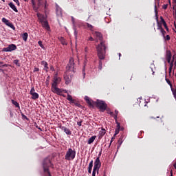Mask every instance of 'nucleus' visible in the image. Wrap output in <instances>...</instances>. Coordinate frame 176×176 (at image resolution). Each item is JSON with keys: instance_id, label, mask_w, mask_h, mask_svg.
<instances>
[{"instance_id": "nucleus-3", "label": "nucleus", "mask_w": 176, "mask_h": 176, "mask_svg": "<svg viewBox=\"0 0 176 176\" xmlns=\"http://www.w3.org/2000/svg\"><path fill=\"white\" fill-rule=\"evenodd\" d=\"M61 82V78L58 77L56 76H54V80L52 84V88L51 90L53 93H55V94H61L63 93V91L57 87L58 84Z\"/></svg>"}, {"instance_id": "nucleus-40", "label": "nucleus", "mask_w": 176, "mask_h": 176, "mask_svg": "<svg viewBox=\"0 0 176 176\" xmlns=\"http://www.w3.org/2000/svg\"><path fill=\"white\" fill-rule=\"evenodd\" d=\"M72 21L74 27H75V18H74V16H72Z\"/></svg>"}, {"instance_id": "nucleus-48", "label": "nucleus", "mask_w": 176, "mask_h": 176, "mask_svg": "<svg viewBox=\"0 0 176 176\" xmlns=\"http://www.w3.org/2000/svg\"><path fill=\"white\" fill-rule=\"evenodd\" d=\"M88 41H94V38L91 36V37H89V38H88Z\"/></svg>"}, {"instance_id": "nucleus-61", "label": "nucleus", "mask_w": 176, "mask_h": 176, "mask_svg": "<svg viewBox=\"0 0 176 176\" xmlns=\"http://www.w3.org/2000/svg\"><path fill=\"white\" fill-rule=\"evenodd\" d=\"M151 71L153 72V75L155 74V72H153V69H151Z\"/></svg>"}, {"instance_id": "nucleus-63", "label": "nucleus", "mask_w": 176, "mask_h": 176, "mask_svg": "<svg viewBox=\"0 0 176 176\" xmlns=\"http://www.w3.org/2000/svg\"><path fill=\"white\" fill-rule=\"evenodd\" d=\"M170 176H173V172H171V175H170Z\"/></svg>"}, {"instance_id": "nucleus-15", "label": "nucleus", "mask_w": 176, "mask_h": 176, "mask_svg": "<svg viewBox=\"0 0 176 176\" xmlns=\"http://www.w3.org/2000/svg\"><path fill=\"white\" fill-rule=\"evenodd\" d=\"M8 5H9L10 8H11V9H12V10H14V12H16V13H17V12H19L17 8H16V6H14L13 4V3L10 2Z\"/></svg>"}, {"instance_id": "nucleus-43", "label": "nucleus", "mask_w": 176, "mask_h": 176, "mask_svg": "<svg viewBox=\"0 0 176 176\" xmlns=\"http://www.w3.org/2000/svg\"><path fill=\"white\" fill-rule=\"evenodd\" d=\"M167 8H168V4H165V5H164L162 6V9H164V10L167 9Z\"/></svg>"}, {"instance_id": "nucleus-37", "label": "nucleus", "mask_w": 176, "mask_h": 176, "mask_svg": "<svg viewBox=\"0 0 176 176\" xmlns=\"http://www.w3.org/2000/svg\"><path fill=\"white\" fill-rule=\"evenodd\" d=\"M34 93H35V87H33L30 90V94H33Z\"/></svg>"}, {"instance_id": "nucleus-38", "label": "nucleus", "mask_w": 176, "mask_h": 176, "mask_svg": "<svg viewBox=\"0 0 176 176\" xmlns=\"http://www.w3.org/2000/svg\"><path fill=\"white\" fill-rule=\"evenodd\" d=\"M2 21L3 23H4L5 24H6V23H8L9 21V20L6 19V18H3L2 19Z\"/></svg>"}, {"instance_id": "nucleus-24", "label": "nucleus", "mask_w": 176, "mask_h": 176, "mask_svg": "<svg viewBox=\"0 0 176 176\" xmlns=\"http://www.w3.org/2000/svg\"><path fill=\"white\" fill-rule=\"evenodd\" d=\"M3 63L2 62H0V72H3V69H2V68H3V67H7L8 65L5 64V65H3Z\"/></svg>"}, {"instance_id": "nucleus-8", "label": "nucleus", "mask_w": 176, "mask_h": 176, "mask_svg": "<svg viewBox=\"0 0 176 176\" xmlns=\"http://www.w3.org/2000/svg\"><path fill=\"white\" fill-rule=\"evenodd\" d=\"M17 49V46L14 44H10L7 47L3 48V52H13L14 50H16Z\"/></svg>"}, {"instance_id": "nucleus-62", "label": "nucleus", "mask_w": 176, "mask_h": 176, "mask_svg": "<svg viewBox=\"0 0 176 176\" xmlns=\"http://www.w3.org/2000/svg\"><path fill=\"white\" fill-rule=\"evenodd\" d=\"M63 91H64L65 93H68V91H67V90H63Z\"/></svg>"}, {"instance_id": "nucleus-55", "label": "nucleus", "mask_w": 176, "mask_h": 176, "mask_svg": "<svg viewBox=\"0 0 176 176\" xmlns=\"http://www.w3.org/2000/svg\"><path fill=\"white\" fill-rule=\"evenodd\" d=\"M34 71H36L37 72H39V68H35Z\"/></svg>"}, {"instance_id": "nucleus-64", "label": "nucleus", "mask_w": 176, "mask_h": 176, "mask_svg": "<svg viewBox=\"0 0 176 176\" xmlns=\"http://www.w3.org/2000/svg\"><path fill=\"white\" fill-rule=\"evenodd\" d=\"M3 2H5V0H1Z\"/></svg>"}, {"instance_id": "nucleus-29", "label": "nucleus", "mask_w": 176, "mask_h": 176, "mask_svg": "<svg viewBox=\"0 0 176 176\" xmlns=\"http://www.w3.org/2000/svg\"><path fill=\"white\" fill-rule=\"evenodd\" d=\"M38 44L40 47H41L42 49H45V46H43V44H42L41 41H38Z\"/></svg>"}, {"instance_id": "nucleus-16", "label": "nucleus", "mask_w": 176, "mask_h": 176, "mask_svg": "<svg viewBox=\"0 0 176 176\" xmlns=\"http://www.w3.org/2000/svg\"><path fill=\"white\" fill-rule=\"evenodd\" d=\"M96 138H97V136L94 135L91 137L87 142V144H89V145H90V144H93V142H94V140H96Z\"/></svg>"}, {"instance_id": "nucleus-27", "label": "nucleus", "mask_w": 176, "mask_h": 176, "mask_svg": "<svg viewBox=\"0 0 176 176\" xmlns=\"http://www.w3.org/2000/svg\"><path fill=\"white\" fill-rule=\"evenodd\" d=\"M8 27H10V28H12V30H16V28H14V25H13L10 22V23H8Z\"/></svg>"}, {"instance_id": "nucleus-49", "label": "nucleus", "mask_w": 176, "mask_h": 176, "mask_svg": "<svg viewBox=\"0 0 176 176\" xmlns=\"http://www.w3.org/2000/svg\"><path fill=\"white\" fill-rule=\"evenodd\" d=\"M75 105L78 107V108H80V104L79 103H75Z\"/></svg>"}, {"instance_id": "nucleus-51", "label": "nucleus", "mask_w": 176, "mask_h": 176, "mask_svg": "<svg viewBox=\"0 0 176 176\" xmlns=\"http://www.w3.org/2000/svg\"><path fill=\"white\" fill-rule=\"evenodd\" d=\"M78 126H82V121L77 122Z\"/></svg>"}, {"instance_id": "nucleus-57", "label": "nucleus", "mask_w": 176, "mask_h": 176, "mask_svg": "<svg viewBox=\"0 0 176 176\" xmlns=\"http://www.w3.org/2000/svg\"><path fill=\"white\" fill-rule=\"evenodd\" d=\"M10 23V22L8 21L6 23V25H8Z\"/></svg>"}, {"instance_id": "nucleus-31", "label": "nucleus", "mask_w": 176, "mask_h": 176, "mask_svg": "<svg viewBox=\"0 0 176 176\" xmlns=\"http://www.w3.org/2000/svg\"><path fill=\"white\" fill-rule=\"evenodd\" d=\"M115 115H114V119L116 120V119H118V113H119V111H118L117 110L115 111Z\"/></svg>"}, {"instance_id": "nucleus-19", "label": "nucleus", "mask_w": 176, "mask_h": 176, "mask_svg": "<svg viewBox=\"0 0 176 176\" xmlns=\"http://www.w3.org/2000/svg\"><path fill=\"white\" fill-rule=\"evenodd\" d=\"M32 100H37V98H39V94L38 93L34 92L31 94Z\"/></svg>"}, {"instance_id": "nucleus-5", "label": "nucleus", "mask_w": 176, "mask_h": 176, "mask_svg": "<svg viewBox=\"0 0 176 176\" xmlns=\"http://www.w3.org/2000/svg\"><path fill=\"white\" fill-rule=\"evenodd\" d=\"M101 167V161H100V158L97 157L94 162V169L92 171V176H96V173L98 174V171H100V168Z\"/></svg>"}, {"instance_id": "nucleus-22", "label": "nucleus", "mask_w": 176, "mask_h": 176, "mask_svg": "<svg viewBox=\"0 0 176 176\" xmlns=\"http://www.w3.org/2000/svg\"><path fill=\"white\" fill-rule=\"evenodd\" d=\"M22 38L25 42H27V39H28V33L25 32L22 35Z\"/></svg>"}, {"instance_id": "nucleus-53", "label": "nucleus", "mask_w": 176, "mask_h": 176, "mask_svg": "<svg viewBox=\"0 0 176 176\" xmlns=\"http://www.w3.org/2000/svg\"><path fill=\"white\" fill-rule=\"evenodd\" d=\"M108 113H109V115H111V116H113V112H112V111H110V112H109Z\"/></svg>"}, {"instance_id": "nucleus-9", "label": "nucleus", "mask_w": 176, "mask_h": 176, "mask_svg": "<svg viewBox=\"0 0 176 176\" xmlns=\"http://www.w3.org/2000/svg\"><path fill=\"white\" fill-rule=\"evenodd\" d=\"M60 129L61 130H63V131H64V133H65V134H67V135H71L72 134V132L71 131L69 130V129L65 127V126H60Z\"/></svg>"}, {"instance_id": "nucleus-13", "label": "nucleus", "mask_w": 176, "mask_h": 176, "mask_svg": "<svg viewBox=\"0 0 176 176\" xmlns=\"http://www.w3.org/2000/svg\"><path fill=\"white\" fill-rule=\"evenodd\" d=\"M37 17L38 20H40L41 23L46 21V18L42 14L37 13Z\"/></svg>"}, {"instance_id": "nucleus-7", "label": "nucleus", "mask_w": 176, "mask_h": 176, "mask_svg": "<svg viewBox=\"0 0 176 176\" xmlns=\"http://www.w3.org/2000/svg\"><path fill=\"white\" fill-rule=\"evenodd\" d=\"M38 1V7H36V4L35 3V0H32V5L34 8V10H38L41 6H43L45 5V8H46V1L37 0Z\"/></svg>"}, {"instance_id": "nucleus-60", "label": "nucleus", "mask_w": 176, "mask_h": 176, "mask_svg": "<svg viewBox=\"0 0 176 176\" xmlns=\"http://www.w3.org/2000/svg\"><path fill=\"white\" fill-rule=\"evenodd\" d=\"M165 29L166 30V31H168V27L165 28Z\"/></svg>"}, {"instance_id": "nucleus-36", "label": "nucleus", "mask_w": 176, "mask_h": 176, "mask_svg": "<svg viewBox=\"0 0 176 176\" xmlns=\"http://www.w3.org/2000/svg\"><path fill=\"white\" fill-rule=\"evenodd\" d=\"M155 16H156V20L157 21V10L156 9V6H155Z\"/></svg>"}, {"instance_id": "nucleus-6", "label": "nucleus", "mask_w": 176, "mask_h": 176, "mask_svg": "<svg viewBox=\"0 0 176 176\" xmlns=\"http://www.w3.org/2000/svg\"><path fill=\"white\" fill-rule=\"evenodd\" d=\"M96 107L99 108L101 112H104V111H105L107 109V107H108V105L107 104V103H105V102L100 100H98L96 102Z\"/></svg>"}, {"instance_id": "nucleus-17", "label": "nucleus", "mask_w": 176, "mask_h": 176, "mask_svg": "<svg viewBox=\"0 0 176 176\" xmlns=\"http://www.w3.org/2000/svg\"><path fill=\"white\" fill-rule=\"evenodd\" d=\"M41 64L44 66V70L46 71V72H47V70L49 69V67H47V62L43 60L41 62Z\"/></svg>"}, {"instance_id": "nucleus-46", "label": "nucleus", "mask_w": 176, "mask_h": 176, "mask_svg": "<svg viewBox=\"0 0 176 176\" xmlns=\"http://www.w3.org/2000/svg\"><path fill=\"white\" fill-rule=\"evenodd\" d=\"M164 27L166 28H167V23H166V21L162 22Z\"/></svg>"}, {"instance_id": "nucleus-10", "label": "nucleus", "mask_w": 176, "mask_h": 176, "mask_svg": "<svg viewBox=\"0 0 176 176\" xmlns=\"http://www.w3.org/2000/svg\"><path fill=\"white\" fill-rule=\"evenodd\" d=\"M176 66V54L173 55V60H171L170 63V69H171V68H173V67Z\"/></svg>"}, {"instance_id": "nucleus-32", "label": "nucleus", "mask_w": 176, "mask_h": 176, "mask_svg": "<svg viewBox=\"0 0 176 176\" xmlns=\"http://www.w3.org/2000/svg\"><path fill=\"white\" fill-rule=\"evenodd\" d=\"M166 81L168 83V85H169L170 86V89H171V87H173V85L171 84V82L170 81V80L166 78Z\"/></svg>"}, {"instance_id": "nucleus-44", "label": "nucleus", "mask_w": 176, "mask_h": 176, "mask_svg": "<svg viewBox=\"0 0 176 176\" xmlns=\"http://www.w3.org/2000/svg\"><path fill=\"white\" fill-rule=\"evenodd\" d=\"M93 169V168H88V173L89 174H91V170Z\"/></svg>"}, {"instance_id": "nucleus-50", "label": "nucleus", "mask_w": 176, "mask_h": 176, "mask_svg": "<svg viewBox=\"0 0 176 176\" xmlns=\"http://www.w3.org/2000/svg\"><path fill=\"white\" fill-rule=\"evenodd\" d=\"M160 19H161L162 23H164V21H164V19H163V16H160Z\"/></svg>"}, {"instance_id": "nucleus-35", "label": "nucleus", "mask_w": 176, "mask_h": 176, "mask_svg": "<svg viewBox=\"0 0 176 176\" xmlns=\"http://www.w3.org/2000/svg\"><path fill=\"white\" fill-rule=\"evenodd\" d=\"M99 69H102V62L101 60L99 61Z\"/></svg>"}, {"instance_id": "nucleus-26", "label": "nucleus", "mask_w": 176, "mask_h": 176, "mask_svg": "<svg viewBox=\"0 0 176 176\" xmlns=\"http://www.w3.org/2000/svg\"><path fill=\"white\" fill-rule=\"evenodd\" d=\"M11 101L13 105H14L16 108H20V104H19V102L14 101V100H12Z\"/></svg>"}, {"instance_id": "nucleus-21", "label": "nucleus", "mask_w": 176, "mask_h": 176, "mask_svg": "<svg viewBox=\"0 0 176 176\" xmlns=\"http://www.w3.org/2000/svg\"><path fill=\"white\" fill-rule=\"evenodd\" d=\"M67 100L68 101H70V102H72V104L75 103V100L74 99H72V96L71 95H69V94H67Z\"/></svg>"}, {"instance_id": "nucleus-12", "label": "nucleus", "mask_w": 176, "mask_h": 176, "mask_svg": "<svg viewBox=\"0 0 176 176\" xmlns=\"http://www.w3.org/2000/svg\"><path fill=\"white\" fill-rule=\"evenodd\" d=\"M41 24L47 31H49L50 30V26H49V23H47V21H44L43 22H41Z\"/></svg>"}, {"instance_id": "nucleus-52", "label": "nucleus", "mask_w": 176, "mask_h": 176, "mask_svg": "<svg viewBox=\"0 0 176 176\" xmlns=\"http://www.w3.org/2000/svg\"><path fill=\"white\" fill-rule=\"evenodd\" d=\"M50 70L51 71H54V67L53 66H50Z\"/></svg>"}, {"instance_id": "nucleus-18", "label": "nucleus", "mask_w": 176, "mask_h": 176, "mask_svg": "<svg viewBox=\"0 0 176 176\" xmlns=\"http://www.w3.org/2000/svg\"><path fill=\"white\" fill-rule=\"evenodd\" d=\"M85 101H87V103L90 106V107H93L94 104L91 103V100H90V98H89L88 96H85Z\"/></svg>"}, {"instance_id": "nucleus-34", "label": "nucleus", "mask_w": 176, "mask_h": 176, "mask_svg": "<svg viewBox=\"0 0 176 176\" xmlns=\"http://www.w3.org/2000/svg\"><path fill=\"white\" fill-rule=\"evenodd\" d=\"M158 30H160L161 32H166V31L164 30V29H163V28H162V26H158Z\"/></svg>"}, {"instance_id": "nucleus-33", "label": "nucleus", "mask_w": 176, "mask_h": 176, "mask_svg": "<svg viewBox=\"0 0 176 176\" xmlns=\"http://www.w3.org/2000/svg\"><path fill=\"white\" fill-rule=\"evenodd\" d=\"M88 168H93V160H91L89 164Z\"/></svg>"}, {"instance_id": "nucleus-23", "label": "nucleus", "mask_w": 176, "mask_h": 176, "mask_svg": "<svg viewBox=\"0 0 176 176\" xmlns=\"http://www.w3.org/2000/svg\"><path fill=\"white\" fill-rule=\"evenodd\" d=\"M14 64H15L16 67H21V63H20V60L17 59L14 60Z\"/></svg>"}, {"instance_id": "nucleus-42", "label": "nucleus", "mask_w": 176, "mask_h": 176, "mask_svg": "<svg viewBox=\"0 0 176 176\" xmlns=\"http://www.w3.org/2000/svg\"><path fill=\"white\" fill-rule=\"evenodd\" d=\"M120 129H116L114 135H118L119 134Z\"/></svg>"}, {"instance_id": "nucleus-11", "label": "nucleus", "mask_w": 176, "mask_h": 176, "mask_svg": "<svg viewBox=\"0 0 176 176\" xmlns=\"http://www.w3.org/2000/svg\"><path fill=\"white\" fill-rule=\"evenodd\" d=\"M56 15L59 16H63V10L57 4H56Z\"/></svg>"}, {"instance_id": "nucleus-30", "label": "nucleus", "mask_w": 176, "mask_h": 176, "mask_svg": "<svg viewBox=\"0 0 176 176\" xmlns=\"http://www.w3.org/2000/svg\"><path fill=\"white\" fill-rule=\"evenodd\" d=\"M74 36L76 39H78V32L76 31V29L74 28Z\"/></svg>"}, {"instance_id": "nucleus-47", "label": "nucleus", "mask_w": 176, "mask_h": 176, "mask_svg": "<svg viewBox=\"0 0 176 176\" xmlns=\"http://www.w3.org/2000/svg\"><path fill=\"white\" fill-rule=\"evenodd\" d=\"M166 41H170V36L169 35H166Z\"/></svg>"}, {"instance_id": "nucleus-28", "label": "nucleus", "mask_w": 176, "mask_h": 176, "mask_svg": "<svg viewBox=\"0 0 176 176\" xmlns=\"http://www.w3.org/2000/svg\"><path fill=\"white\" fill-rule=\"evenodd\" d=\"M87 27L89 28L91 31H93V25H90V23H87Z\"/></svg>"}, {"instance_id": "nucleus-39", "label": "nucleus", "mask_w": 176, "mask_h": 176, "mask_svg": "<svg viewBox=\"0 0 176 176\" xmlns=\"http://www.w3.org/2000/svg\"><path fill=\"white\" fill-rule=\"evenodd\" d=\"M116 129L120 130V124L119 122H117V127Z\"/></svg>"}, {"instance_id": "nucleus-41", "label": "nucleus", "mask_w": 176, "mask_h": 176, "mask_svg": "<svg viewBox=\"0 0 176 176\" xmlns=\"http://www.w3.org/2000/svg\"><path fill=\"white\" fill-rule=\"evenodd\" d=\"M82 75H83V78H85L86 73L85 72V65H84L83 69H82Z\"/></svg>"}, {"instance_id": "nucleus-56", "label": "nucleus", "mask_w": 176, "mask_h": 176, "mask_svg": "<svg viewBox=\"0 0 176 176\" xmlns=\"http://www.w3.org/2000/svg\"><path fill=\"white\" fill-rule=\"evenodd\" d=\"M173 167H174V168H175V170H176V162L173 164Z\"/></svg>"}, {"instance_id": "nucleus-4", "label": "nucleus", "mask_w": 176, "mask_h": 176, "mask_svg": "<svg viewBox=\"0 0 176 176\" xmlns=\"http://www.w3.org/2000/svg\"><path fill=\"white\" fill-rule=\"evenodd\" d=\"M75 156H76V151L72 150V148H69L66 152L65 159V160H74L75 159Z\"/></svg>"}, {"instance_id": "nucleus-14", "label": "nucleus", "mask_w": 176, "mask_h": 176, "mask_svg": "<svg viewBox=\"0 0 176 176\" xmlns=\"http://www.w3.org/2000/svg\"><path fill=\"white\" fill-rule=\"evenodd\" d=\"M105 133H106L105 129H102L99 131L98 138H102V137H104V135H105Z\"/></svg>"}, {"instance_id": "nucleus-25", "label": "nucleus", "mask_w": 176, "mask_h": 176, "mask_svg": "<svg viewBox=\"0 0 176 176\" xmlns=\"http://www.w3.org/2000/svg\"><path fill=\"white\" fill-rule=\"evenodd\" d=\"M58 39L62 45H67V42L65 41V39L64 38L60 37Z\"/></svg>"}, {"instance_id": "nucleus-1", "label": "nucleus", "mask_w": 176, "mask_h": 176, "mask_svg": "<svg viewBox=\"0 0 176 176\" xmlns=\"http://www.w3.org/2000/svg\"><path fill=\"white\" fill-rule=\"evenodd\" d=\"M94 35L96 36L97 41H100V44L96 46L98 56L100 60H104L107 53V43L105 41L102 40V34L100 32H94Z\"/></svg>"}, {"instance_id": "nucleus-59", "label": "nucleus", "mask_w": 176, "mask_h": 176, "mask_svg": "<svg viewBox=\"0 0 176 176\" xmlns=\"http://www.w3.org/2000/svg\"><path fill=\"white\" fill-rule=\"evenodd\" d=\"M118 56H119V57H120L119 59L120 60V56H122V54L119 53V54H118Z\"/></svg>"}, {"instance_id": "nucleus-58", "label": "nucleus", "mask_w": 176, "mask_h": 176, "mask_svg": "<svg viewBox=\"0 0 176 176\" xmlns=\"http://www.w3.org/2000/svg\"><path fill=\"white\" fill-rule=\"evenodd\" d=\"M162 34L163 36H164V35H166V32H162Z\"/></svg>"}, {"instance_id": "nucleus-54", "label": "nucleus", "mask_w": 176, "mask_h": 176, "mask_svg": "<svg viewBox=\"0 0 176 176\" xmlns=\"http://www.w3.org/2000/svg\"><path fill=\"white\" fill-rule=\"evenodd\" d=\"M87 50H88V48H87V47H86L85 48V53H87Z\"/></svg>"}, {"instance_id": "nucleus-45", "label": "nucleus", "mask_w": 176, "mask_h": 176, "mask_svg": "<svg viewBox=\"0 0 176 176\" xmlns=\"http://www.w3.org/2000/svg\"><path fill=\"white\" fill-rule=\"evenodd\" d=\"M14 2H16V5H18V6H20V2H19V0H13Z\"/></svg>"}, {"instance_id": "nucleus-2", "label": "nucleus", "mask_w": 176, "mask_h": 176, "mask_svg": "<svg viewBox=\"0 0 176 176\" xmlns=\"http://www.w3.org/2000/svg\"><path fill=\"white\" fill-rule=\"evenodd\" d=\"M75 63H74V58H70L69 63L66 67V72L65 73L64 79L65 80L66 85H69L71 83V79L72 77V73L75 72L74 68Z\"/></svg>"}, {"instance_id": "nucleus-20", "label": "nucleus", "mask_w": 176, "mask_h": 176, "mask_svg": "<svg viewBox=\"0 0 176 176\" xmlns=\"http://www.w3.org/2000/svg\"><path fill=\"white\" fill-rule=\"evenodd\" d=\"M166 60H167L168 64H170V63H171V52H169L167 54Z\"/></svg>"}]
</instances>
